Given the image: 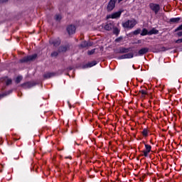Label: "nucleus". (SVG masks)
Instances as JSON below:
<instances>
[{
  "label": "nucleus",
  "instance_id": "nucleus-7",
  "mask_svg": "<svg viewBox=\"0 0 182 182\" xmlns=\"http://www.w3.org/2000/svg\"><path fill=\"white\" fill-rule=\"evenodd\" d=\"M66 29L68 35H73L76 32V27L72 24L68 26Z\"/></svg>",
  "mask_w": 182,
  "mask_h": 182
},
{
  "label": "nucleus",
  "instance_id": "nucleus-3",
  "mask_svg": "<svg viewBox=\"0 0 182 182\" xmlns=\"http://www.w3.org/2000/svg\"><path fill=\"white\" fill-rule=\"evenodd\" d=\"M50 45H53L54 48H58V46H60V44L62 43V40H60V38H50L49 40Z\"/></svg>",
  "mask_w": 182,
  "mask_h": 182
},
{
  "label": "nucleus",
  "instance_id": "nucleus-35",
  "mask_svg": "<svg viewBox=\"0 0 182 182\" xmlns=\"http://www.w3.org/2000/svg\"><path fill=\"white\" fill-rule=\"evenodd\" d=\"M4 2H8V0H0V4H4Z\"/></svg>",
  "mask_w": 182,
  "mask_h": 182
},
{
  "label": "nucleus",
  "instance_id": "nucleus-45",
  "mask_svg": "<svg viewBox=\"0 0 182 182\" xmlns=\"http://www.w3.org/2000/svg\"><path fill=\"white\" fill-rule=\"evenodd\" d=\"M65 159H69V157H65Z\"/></svg>",
  "mask_w": 182,
  "mask_h": 182
},
{
  "label": "nucleus",
  "instance_id": "nucleus-34",
  "mask_svg": "<svg viewBox=\"0 0 182 182\" xmlns=\"http://www.w3.org/2000/svg\"><path fill=\"white\" fill-rule=\"evenodd\" d=\"M6 96V94H0V99H2V97H5Z\"/></svg>",
  "mask_w": 182,
  "mask_h": 182
},
{
  "label": "nucleus",
  "instance_id": "nucleus-12",
  "mask_svg": "<svg viewBox=\"0 0 182 182\" xmlns=\"http://www.w3.org/2000/svg\"><path fill=\"white\" fill-rule=\"evenodd\" d=\"M89 46H92V43H87V41H82L80 44V48H89Z\"/></svg>",
  "mask_w": 182,
  "mask_h": 182
},
{
  "label": "nucleus",
  "instance_id": "nucleus-6",
  "mask_svg": "<svg viewBox=\"0 0 182 182\" xmlns=\"http://www.w3.org/2000/svg\"><path fill=\"white\" fill-rule=\"evenodd\" d=\"M116 2L117 0H110L107 6V11L108 12H111L112 9H114V6H116Z\"/></svg>",
  "mask_w": 182,
  "mask_h": 182
},
{
  "label": "nucleus",
  "instance_id": "nucleus-28",
  "mask_svg": "<svg viewBox=\"0 0 182 182\" xmlns=\"http://www.w3.org/2000/svg\"><path fill=\"white\" fill-rule=\"evenodd\" d=\"M142 134L143 136H147L148 134V131H147V129H144L143 132H142Z\"/></svg>",
  "mask_w": 182,
  "mask_h": 182
},
{
  "label": "nucleus",
  "instance_id": "nucleus-39",
  "mask_svg": "<svg viewBox=\"0 0 182 182\" xmlns=\"http://www.w3.org/2000/svg\"><path fill=\"white\" fill-rule=\"evenodd\" d=\"M73 68L72 67H69V68H68V70H73Z\"/></svg>",
  "mask_w": 182,
  "mask_h": 182
},
{
  "label": "nucleus",
  "instance_id": "nucleus-21",
  "mask_svg": "<svg viewBox=\"0 0 182 182\" xmlns=\"http://www.w3.org/2000/svg\"><path fill=\"white\" fill-rule=\"evenodd\" d=\"M89 68H92V63H87L85 65H83L82 66V69H87Z\"/></svg>",
  "mask_w": 182,
  "mask_h": 182
},
{
  "label": "nucleus",
  "instance_id": "nucleus-30",
  "mask_svg": "<svg viewBox=\"0 0 182 182\" xmlns=\"http://www.w3.org/2000/svg\"><path fill=\"white\" fill-rule=\"evenodd\" d=\"M143 153H144V156L145 157H147L149 156V152L148 151H144Z\"/></svg>",
  "mask_w": 182,
  "mask_h": 182
},
{
  "label": "nucleus",
  "instance_id": "nucleus-40",
  "mask_svg": "<svg viewBox=\"0 0 182 182\" xmlns=\"http://www.w3.org/2000/svg\"><path fill=\"white\" fill-rule=\"evenodd\" d=\"M0 167H2V168H4V165L0 164Z\"/></svg>",
  "mask_w": 182,
  "mask_h": 182
},
{
  "label": "nucleus",
  "instance_id": "nucleus-41",
  "mask_svg": "<svg viewBox=\"0 0 182 182\" xmlns=\"http://www.w3.org/2000/svg\"><path fill=\"white\" fill-rule=\"evenodd\" d=\"M138 43H141V41L139 40Z\"/></svg>",
  "mask_w": 182,
  "mask_h": 182
},
{
  "label": "nucleus",
  "instance_id": "nucleus-2",
  "mask_svg": "<svg viewBox=\"0 0 182 182\" xmlns=\"http://www.w3.org/2000/svg\"><path fill=\"white\" fill-rule=\"evenodd\" d=\"M137 25V21L134 19L128 20L122 23L123 28H127V29H133L134 26Z\"/></svg>",
  "mask_w": 182,
  "mask_h": 182
},
{
  "label": "nucleus",
  "instance_id": "nucleus-38",
  "mask_svg": "<svg viewBox=\"0 0 182 182\" xmlns=\"http://www.w3.org/2000/svg\"><path fill=\"white\" fill-rule=\"evenodd\" d=\"M88 55H92V50L88 51Z\"/></svg>",
  "mask_w": 182,
  "mask_h": 182
},
{
  "label": "nucleus",
  "instance_id": "nucleus-16",
  "mask_svg": "<svg viewBox=\"0 0 182 182\" xmlns=\"http://www.w3.org/2000/svg\"><path fill=\"white\" fill-rule=\"evenodd\" d=\"M22 79H23L22 75H18L15 80V83H16V85L21 83V82H22Z\"/></svg>",
  "mask_w": 182,
  "mask_h": 182
},
{
  "label": "nucleus",
  "instance_id": "nucleus-33",
  "mask_svg": "<svg viewBox=\"0 0 182 182\" xmlns=\"http://www.w3.org/2000/svg\"><path fill=\"white\" fill-rule=\"evenodd\" d=\"M176 43H182V38L178 39V40L176 41Z\"/></svg>",
  "mask_w": 182,
  "mask_h": 182
},
{
  "label": "nucleus",
  "instance_id": "nucleus-44",
  "mask_svg": "<svg viewBox=\"0 0 182 182\" xmlns=\"http://www.w3.org/2000/svg\"><path fill=\"white\" fill-rule=\"evenodd\" d=\"M0 172L2 173V169L0 170Z\"/></svg>",
  "mask_w": 182,
  "mask_h": 182
},
{
  "label": "nucleus",
  "instance_id": "nucleus-27",
  "mask_svg": "<svg viewBox=\"0 0 182 182\" xmlns=\"http://www.w3.org/2000/svg\"><path fill=\"white\" fill-rule=\"evenodd\" d=\"M139 93H141L142 95V97H144L145 95H147V92H146V91L144 90H140Z\"/></svg>",
  "mask_w": 182,
  "mask_h": 182
},
{
  "label": "nucleus",
  "instance_id": "nucleus-20",
  "mask_svg": "<svg viewBox=\"0 0 182 182\" xmlns=\"http://www.w3.org/2000/svg\"><path fill=\"white\" fill-rule=\"evenodd\" d=\"M55 20L57 21V22H60V21H62V16L60 14H56L55 16Z\"/></svg>",
  "mask_w": 182,
  "mask_h": 182
},
{
  "label": "nucleus",
  "instance_id": "nucleus-43",
  "mask_svg": "<svg viewBox=\"0 0 182 182\" xmlns=\"http://www.w3.org/2000/svg\"><path fill=\"white\" fill-rule=\"evenodd\" d=\"M122 1H123V0H118V2H122Z\"/></svg>",
  "mask_w": 182,
  "mask_h": 182
},
{
  "label": "nucleus",
  "instance_id": "nucleus-46",
  "mask_svg": "<svg viewBox=\"0 0 182 182\" xmlns=\"http://www.w3.org/2000/svg\"><path fill=\"white\" fill-rule=\"evenodd\" d=\"M90 122H92V119H90Z\"/></svg>",
  "mask_w": 182,
  "mask_h": 182
},
{
  "label": "nucleus",
  "instance_id": "nucleus-5",
  "mask_svg": "<svg viewBox=\"0 0 182 182\" xmlns=\"http://www.w3.org/2000/svg\"><path fill=\"white\" fill-rule=\"evenodd\" d=\"M36 85V82H26L21 85V87H23L24 89H31V87H33Z\"/></svg>",
  "mask_w": 182,
  "mask_h": 182
},
{
  "label": "nucleus",
  "instance_id": "nucleus-4",
  "mask_svg": "<svg viewBox=\"0 0 182 182\" xmlns=\"http://www.w3.org/2000/svg\"><path fill=\"white\" fill-rule=\"evenodd\" d=\"M149 8L154 12L156 15L159 14V11H160V5L154 3H151L149 4Z\"/></svg>",
  "mask_w": 182,
  "mask_h": 182
},
{
  "label": "nucleus",
  "instance_id": "nucleus-1",
  "mask_svg": "<svg viewBox=\"0 0 182 182\" xmlns=\"http://www.w3.org/2000/svg\"><path fill=\"white\" fill-rule=\"evenodd\" d=\"M38 58V54L35 53L32 55L25 56L19 60V63H28V62H33Z\"/></svg>",
  "mask_w": 182,
  "mask_h": 182
},
{
  "label": "nucleus",
  "instance_id": "nucleus-32",
  "mask_svg": "<svg viewBox=\"0 0 182 182\" xmlns=\"http://www.w3.org/2000/svg\"><path fill=\"white\" fill-rule=\"evenodd\" d=\"M96 65H97V61L94 60L92 62V66H96Z\"/></svg>",
  "mask_w": 182,
  "mask_h": 182
},
{
  "label": "nucleus",
  "instance_id": "nucleus-29",
  "mask_svg": "<svg viewBox=\"0 0 182 182\" xmlns=\"http://www.w3.org/2000/svg\"><path fill=\"white\" fill-rule=\"evenodd\" d=\"M178 31H182V24L175 30V32H177Z\"/></svg>",
  "mask_w": 182,
  "mask_h": 182
},
{
  "label": "nucleus",
  "instance_id": "nucleus-18",
  "mask_svg": "<svg viewBox=\"0 0 182 182\" xmlns=\"http://www.w3.org/2000/svg\"><path fill=\"white\" fill-rule=\"evenodd\" d=\"M180 18H172L170 19V22L172 23H178L180 22Z\"/></svg>",
  "mask_w": 182,
  "mask_h": 182
},
{
  "label": "nucleus",
  "instance_id": "nucleus-10",
  "mask_svg": "<svg viewBox=\"0 0 182 182\" xmlns=\"http://www.w3.org/2000/svg\"><path fill=\"white\" fill-rule=\"evenodd\" d=\"M56 75L55 73H46L43 76L44 79H50V77H53Z\"/></svg>",
  "mask_w": 182,
  "mask_h": 182
},
{
  "label": "nucleus",
  "instance_id": "nucleus-13",
  "mask_svg": "<svg viewBox=\"0 0 182 182\" xmlns=\"http://www.w3.org/2000/svg\"><path fill=\"white\" fill-rule=\"evenodd\" d=\"M134 55L132 53H127L124 55H122L120 57V59H132V58H133Z\"/></svg>",
  "mask_w": 182,
  "mask_h": 182
},
{
  "label": "nucleus",
  "instance_id": "nucleus-8",
  "mask_svg": "<svg viewBox=\"0 0 182 182\" xmlns=\"http://www.w3.org/2000/svg\"><path fill=\"white\" fill-rule=\"evenodd\" d=\"M70 46L67 45V46H60L58 50V52L59 53H60L61 52H66L68 50V49H69Z\"/></svg>",
  "mask_w": 182,
  "mask_h": 182
},
{
  "label": "nucleus",
  "instance_id": "nucleus-9",
  "mask_svg": "<svg viewBox=\"0 0 182 182\" xmlns=\"http://www.w3.org/2000/svg\"><path fill=\"white\" fill-rule=\"evenodd\" d=\"M120 15H122V11H117L109 15V18H111L112 19H116V18H120Z\"/></svg>",
  "mask_w": 182,
  "mask_h": 182
},
{
  "label": "nucleus",
  "instance_id": "nucleus-42",
  "mask_svg": "<svg viewBox=\"0 0 182 182\" xmlns=\"http://www.w3.org/2000/svg\"><path fill=\"white\" fill-rule=\"evenodd\" d=\"M9 93H12V90H9Z\"/></svg>",
  "mask_w": 182,
  "mask_h": 182
},
{
  "label": "nucleus",
  "instance_id": "nucleus-25",
  "mask_svg": "<svg viewBox=\"0 0 182 182\" xmlns=\"http://www.w3.org/2000/svg\"><path fill=\"white\" fill-rule=\"evenodd\" d=\"M59 55V53L58 51H53L51 53V58H56Z\"/></svg>",
  "mask_w": 182,
  "mask_h": 182
},
{
  "label": "nucleus",
  "instance_id": "nucleus-26",
  "mask_svg": "<svg viewBox=\"0 0 182 182\" xmlns=\"http://www.w3.org/2000/svg\"><path fill=\"white\" fill-rule=\"evenodd\" d=\"M141 32V29L137 28L136 30H135V31L133 32V34H134V35H139V33H140Z\"/></svg>",
  "mask_w": 182,
  "mask_h": 182
},
{
  "label": "nucleus",
  "instance_id": "nucleus-36",
  "mask_svg": "<svg viewBox=\"0 0 182 182\" xmlns=\"http://www.w3.org/2000/svg\"><path fill=\"white\" fill-rule=\"evenodd\" d=\"M178 36H182V31H180L177 33Z\"/></svg>",
  "mask_w": 182,
  "mask_h": 182
},
{
  "label": "nucleus",
  "instance_id": "nucleus-19",
  "mask_svg": "<svg viewBox=\"0 0 182 182\" xmlns=\"http://www.w3.org/2000/svg\"><path fill=\"white\" fill-rule=\"evenodd\" d=\"M130 48H121L119 49L120 53H127V52H129Z\"/></svg>",
  "mask_w": 182,
  "mask_h": 182
},
{
  "label": "nucleus",
  "instance_id": "nucleus-15",
  "mask_svg": "<svg viewBox=\"0 0 182 182\" xmlns=\"http://www.w3.org/2000/svg\"><path fill=\"white\" fill-rule=\"evenodd\" d=\"M5 79H7L6 81V86H9V85H12V79L8 78V76L4 77V80H5Z\"/></svg>",
  "mask_w": 182,
  "mask_h": 182
},
{
  "label": "nucleus",
  "instance_id": "nucleus-22",
  "mask_svg": "<svg viewBox=\"0 0 182 182\" xmlns=\"http://www.w3.org/2000/svg\"><path fill=\"white\" fill-rule=\"evenodd\" d=\"M146 35H149V31H147L146 28H144L141 33V36H146Z\"/></svg>",
  "mask_w": 182,
  "mask_h": 182
},
{
  "label": "nucleus",
  "instance_id": "nucleus-11",
  "mask_svg": "<svg viewBox=\"0 0 182 182\" xmlns=\"http://www.w3.org/2000/svg\"><path fill=\"white\" fill-rule=\"evenodd\" d=\"M105 31H112L114 28V24L113 23H108L104 26Z\"/></svg>",
  "mask_w": 182,
  "mask_h": 182
},
{
  "label": "nucleus",
  "instance_id": "nucleus-17",
  "mask_svg": "<svg viewBox=\"0 0 182 182\" xmlns=\"http://www.w3.org/2000/svg\"><path fill=\"white\" fill-rule=\"evenodd\" d=\"M159 33V30L156 28H152L151 31H149V35H157Z\"/></svg>",
  "mask_w": 182,
  "mask_h": 182
},
{
  "label": "nucleus",
  "instance_id": "nucleus-37",
  "mask_svg": "<svg viewBox=\"0 0 182 182\" xmlns=\"http://www.w3.org/2000/svg\"><path fill=\"white\" fill-rule=\"evenodd\" d=\"M68 105H69L70 109H72V105H70V102H68Z\"/></svg>",
  "mask_w": 182,
  "mask_h": 182
},
{
  "label": "nucleus",
  "instance_id": "nucleus-23",
  "mask_svg": "<svg viewBox=\"0 0 182 182\" xmlns=\"http://www.w3.org/2000/svg\"><path fill=\"white\" fill-rule=\"evenodd\" d=\"M113 33H114V35H119V33H120V30H119V28H113Z\"/></svg>",
  "mask_w": 182,
  "mask_h": 182
},
{
  "label": "nucleus",
  "instance_id": "nucleus-24",
  "mask_svg": "<svg viewBox=\"0 0 182 182\" xmlns=\"http://www.w3.org/2000/svg\"><path fill=\"white\" fill-rule=\"evenodd\" d=\"M145 148H146L145 151H148L149 153H150V151H151V146H150L149 144H145Z\"/></svg>",
  "mask_w": 182,
  "mask_h": 182
},
{
  "label": "nucleus",
  "instance_id": "nucleus-14",
  "mask_svg": "<svg viewBox=\"0 0 182 182\" xmlns=\"http://www.w3.org/2000/svg\"><path fill=\"white\" fill-rule=\"evenodd\" d=\"M147 52H149V48H141V50H139L138 55H139V56H141V55L147 53Z\"/></svg>",
  "mask_w": 182,
  "mask_h": 182
},
{
  "label": "nucleus",
  "instance_id": "nucleus-31",
  "mask_svg": "<svg viewBox=\"0 0 182 182\" xmlns=\"http://www.w3.org/2000/svg\"><path fill=\"white\" fill-rule=\"evenodd\" d=\"M123 40V37H119L117 39H115V42H120V41Z\"/></svg>",
  "mask_w": 182,
  "mask_h": 182
}]
</instances>
